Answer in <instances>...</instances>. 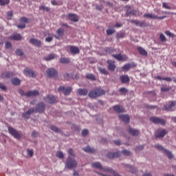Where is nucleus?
I'll return each mask as SVG.
<instances>
[{
	"mask_svg": "<svg viewBox=\"0 0 176 176\" xmlns=\"http://www.w3.org/2000/svg\"><path fill=\"white\" fill-rule=\"evenodd\" d=\"M122 153H123V155H124L125 156H129L131 153L129 150H122Z\"/></svg>",
	"mask_w": 176,
	"mask_h": 176,
	"instance_id": "3c124183",
	"label": "nucleus"
},
{
	"mask_svg": "<svg viewBox=\"0 0 176 176\" xmlns=\"http://www.w3.org/2000/svg\"><path fill=\"white\" fill-rule=\"evenodd\" d=\"M115 69H116V65H115V62H111V71H115Z\"/></svg>",
	"mask_w": 176,
	"mask_h": 176,
	"instance_id": "603ef678",
	"label": "nucleus"
},
{
	"mask_svg": "<svg viewBox=\"0 0 176 176\" xmlns=\"http://www.w3.org/2000/svg\"><path fill=\"white\" fill-rule=\"evenodd\" d=\"M0 89H1V90H4L5 91H6V86H5V85H3L1 82H0Z\"/></svg>",
	"mask_w": 176,
	"mask_h": 176,
	"instance_id": "e2e57ef3",
	"label": "nucleus"
},
{
	"mask_svg": "<svg viewBox=\"0 0 176 176\" xmlns=\"http://www.w3.org/2000/svg\"><path fill=\"white\" fill-rule=\"evenodd\" d=\"M40 10H45L46 12H49V8L45 6H41L39 7Z\"/></svg>",
	"mask_w": 176,
	"mask_h": 176,
	"instance_id": "5fc2aeb1",
	"label": "nucleus"
},
{
	"mask_svg": "<svg viewBox=\"0 0 176 176\" xmlns=\"http://www.w3.org/2000/svg\"><path fill=\"white\" fill-rule=\"evenodd\" d=\"M160 39L162 42H166V36H164V34H163V33H161L160 35Z\"/></svg>",
	"mask_w": 176,
	"mask_h": 176,
	"instance_id": "8fccbe9b",
	"label": "nucleus"
},
{
	"mask_svg": "<svg viewBox=\"0 0 176 176\" xmlns=\"http://www.w3.org/2000/svg\"><path fill=\"white\" fill-rule=\"evenodd\" d=\"M65 30L63 28H59L56 30L57 35H54V37L56 38V39H60V38H63L64 36Z\"/></svg>",
	"mask_w": 176,
	"mask_h": 176,
	"instance_id": "4468645a",
	"label": "nucleus"
},
{
	"mask_svg": "<svg viewBox=\"0 0 176 176\" xmlns=\"http://www.w3.org/2000/svg\"><path fill=\"white\" fill-rule=\"evenodd\" d=\"M89 134V131L87 129H84L82 131V137H86Z\"/></svg>",
	"mask_w": 176,
	"mask_h": 176,
	"instance_id": "864d4df0",
	"label": "nucleus"
},
{
	"mask_svg": "<svg viewBox=\"0 0 176 176\" xmlns=\"http://www.w3.org/2000/svg\"><path fill=\"white\" fill-rule=\"evenodd\" d=\"M58 91H63L65 96H69L71 91H72V87H68L65 88V87H59L58 89Z\"/></svg>",
	"mask_w": 176,
	"mask_h": 176,
	"instance_id": "6e6552de",
	"label": "nucleus"
},
{
	"mask_svg": "<svg viewBox=\"0 0 176 176\" xmlns=\"http://www.w3.org/2000/svg\"><path fill=\"white\" fill-rule=\"evenodd\" d=\"M116 38H117V39L124 38V33L123 32H117L116 34Z\"/></svg>",
	"mask_w": 176,
	"mask_h": 176,
	"instance_id": "ea45409f",
	"label": "nucleus"
},
{
	"mask_svg": "<svg viewBox=\"0 0 176 176\" xmlns=\"http://www.w3.org/2000/svg\"><path fill=\"white\" fill-rule=\"evenodd\" d=\"M164 80H166V82H172L173 78H171V77H166L164 78Z\"/></svg>",
	"mask_w": 176,
	"mask_h": 176,
	"instance_id": "69168bd1",
	"label": "nucleus"
},
{
	"mask_svg": "<svg viewBox=\"0 0 176 176\" xmlns=\"http://www.w3.org/2000/svg\"><path fill=\"white\" fill-rule=\"evenodd\" d=\"M114 111L116 112H118V113H120V112H124V109L120 105H116L113 107Z\"/></svg>",
	"mask_w": 176,
	"mask_h": 176,
	"instance_id": "2f4dec72",
	"label": "nucleus"
},
{
	"mask_svg": "<svg viewBox=\"0 0 176 176\" xmlns=\"http://www.w3.org/2000/svg\"><path fill=\"white\" fill-rule=\"evenodd\" d=\"M124 168L127 171H130L131 173H132V174H134V173L137 172V168L131 166V165L125 164Z\"/></svg>",
	"mask_w": 176,
	"mask_h": 176,
	"instance_id": "bb28decb",
	"label": "nucleus"
},
{
	"mask_svg": "<svg viewBox=\"0 0 176 176\" xmlns=\"http://www.w3.org/2000/svg\"><path fill=\"white\" fill-rule=\"evenodd\" d=\"M78 166V162H76V160L75 159L72 158L71 157H68L66 163H65V167L66 168H68V170H72V168H75Z\"/></svg>",
	"mask_w": 176,
	"mask_h": 176,
	"instance_id": "f03ea898",
	"label": "nucleus"
},
{
	"mask_svg": "<svg viewBox=\"0 0 176 176\" xmlns=\"http://www.w3.org/2000/svg\"><path fill=\"white\" fill-rule=\"evenodd\" d=\"M12 47V43L7 41L6 43V49H10Z\"/></svg>",
	"mask_w": 176,
	"mask_h": 176,
	"instance_id": "052dcab7",
	"label": "nucleus"
},
{
	"mask_svg": "<svg viewBox=\"0 0 176 176\" xmlns=\"http://www.w3.org/2000/svg\"><path fill=\"white\" fill-rule=\"evenodd\" d=\"M20 21L21 23H28V19L25 18V17H21L20 19Z\"/></svg>",
	"mask_w": 176,
	"mask_h": 176,
	"instance_id": "6e6d98bb",
	"label": "nucleus"
},
{
	"mask_svg": "<svg viewBox=\"0 0 176 176\" xmlns=\"http://www.w3.org/2000/svg\"><path fill=\"white\" fill-rule=\"evenodd\" d=\"M35 112V109H30L28 111L25 113H23L22 114V117L24 118V119H28L32 113H34Z\"/></svg>",
	"mask_w": 176,
	"mask_h": 176,
	"instance_id": "a211bd4d",
	"label": "nucleus"
},
{
	"mask_svg": "<svg viewBox=\"0 0 176 176\" xmlns=\"http://www.w3.org/2000/svg\"><path fill=\"white\" fill-rule=\"evenodd\" d=\"M12 75H13V73L9 72H3L1 74V78H2L3 79H5L6 78H10V76H12Z\"/></svg>",
	"mask_w": 176,
	"mask_h": 176,
	"instance_id": "7c9ffc66",
	"label": "nucleus"
},
{
	"mask_svg": "<svg viewBox=\"0 0 176 176\" xmlns=\"http://www.w3.org/2000/svg\"><path fill=\"white\" fill-rule=\"evenodd\" d=\"M149 120L151 123H154V124H162V126H164V124H166V121L160 118L151 117L149 118Z\"/></svg>",
	"mask_w": 176,
	"mask_h": 176,
	"instance_id": "423d86ee",
	"label": "nucleus"
},
{
	"mask_svg": "<svg viewBox=\"0 0 176 176\" xmlns=\"http://www.w3.org/2000/svg\"><path fill=\"white\" fill-rule=\"evenodd\" d=\"M11 82L12 85H14V86H19V85H20L21 81H20V79L17 78H14L11 80Z\"/></svg>",
	"mask_w": 176,
	"mask_h": 176,
	"instance_id": "f704fd0d",
	"label": "nucleus"
},
{
	"mask_svg": "<svg viewBox=\"0 0 176 176\" xmlns=\"http://www.w3.org/2000/svg\"><path fill=\"white\" fill-rule=\"evenodd\" d=\"M27 152H28V155L30 156V157H32V156H34V151L28 149Z\"/></svg>",
	"mask_w": 176,
	"mask_h": 176,
	"instance_id": "4d7b16f0",
	"label": "nucleus"
},
{
	"mask_svg": "<svg viewBox=\"0 0 176 176\" xmlns=\"http://www.w3.org/2000/svg\"><path fill=\"white\" fill-rule=\"evenodd\" d=\"M167 134V130L166 129H159L155 131V138H163L164 135Z\"/></svg>",
	"mask_w": 176,
	"mask_h": 176,
	"instance_id": "1a4fd4ad",
	"label": "nucleus"
},
{
	"mask_svg": "<svg viewBox=\"0 0 176 176\" xmlns=\"http://www.w3.org/2000/svg\"><path fill=\"white\" fill-rule=\"evenodd\" d=\"M70 60L68 58H62L60 59V63L61 64H68L70 63Z\"/></svg>",
	"mask_w": 176,
	"mask_h": 176,
	"instance_id": "e433bc0d",
	"label": "nucleus"
},
{
	"mask_svg": "<svg viewBox=\"0 0 176 176\" xmlns=\"http://www.w3.org/2000/svg\"><path fill=\"white\" fill-rule=\"evenodd\" d=\"M68 19L70 21H73L74 23H78V21H79V18L75 14H69Z\"/></svg>",
	"mask_w": 176,
	"mask_h": 176,
	"instance_id": "6ab92c4d",
	"label": "nucleus"
},
{
	"mask_svg": "<svg viewBox=\"0 0 176 176\" xmlns=\"http://www.w3.org/2000/svg\"><path fill=\"white\" fill-rule=\"evenodd\" d=\"M128 132L129 133V134H131V135H133L135 137H137V135L140 134V131H138V129H134L131 127H129L128 129Z\"/></svg>",
	"mask_w": 176,
	"mask_h": 176,
	"instance_id": "412c9836",
	"label": "nucleus"
},
{
	"mask_svg": "<svg viewBox=\"0 0 176 176\" xmlns=\"http://www.w3.org/2000/svg\"><path fill=\"white\" fill-rule=\"evenodd\" d=\"M44 100L46 102H48V104H54L55 102H57L56 98L52 95H48L47 98H44Z\"/></svg>",
	"mask_w": 176,
	"mask_h": 176,
	"instance_id": "ddd939ff",
	"label": "nucleus"
},
{
	"mask_svg": "<svg viewBox=\"0 0 176 176\" xmlns=\"http://www.w3.org/2000/svg\"><path fill=\"white\" fill-rule=\"evenodd\" d=\"M56 155V157H58L59 159H64V153H63L62 151H58Z\"/></svg>",
	"mask_w": 176,
	"mask_h": 176,
	"instance_id": "c03bdc74",
	"label": "nucleus"
},
{
	"mask_svg": "<svg viewBox=\"0 0 176 176\" xmlns=\"http://www.w3.org/2000/svg\"><path fill=\"white\" fill-rule=\"evenodd\" d=\"M51 130H52L53 131H54L55 133H60L61 131V130L60 129H58L57 126H51Z\"/></svg>",
	"mask_w": 176,
	"mask_h": 176,
	"instance_id": "49530a36",
	"label": "nucleus"
},
{
	"mask_svg": "<svg viewBox=\"0 0 176 176\" xmlns=\"http://www.w3.org/2000/svg\"><path fill=\"white\" fill-rule=\"evenodd\" d=\"M16 56H23L24 54V52H23V50L18 49L15 52Z\"/></svg>",
	"mask_w": 176,
	"mask_h": 176,
	"instance_id": "09e8293b",
	"label": "nucleus"
},
{
	"mask_svg": "<svg viewBox=\"0 0 176 176\" xmlns=\"http://www.w3.org/2000/svg\"><path fill=\"white\" fill-rule=\"evenodd\" d=\"M138 27H148V24L145 23V21H138V23L136 24Z\"/></svg>",
	"mask_w": 176,
	"mask_h": 176,
	"instance_id": "4c0bfd02",
	"label": "nucleus"
},
{
	"mask_svg": "<svg viewBox=\"0 0 176 176\" xmlns=\"http://www.w3.org/2000/svg\"><path fill=\"white\" fill-rule=\"evenodd\" d=\"M53 41V37L47 36L45 38V42H52Z\"/></svg>",
	"mask_w": 176,
	"mask_h": 176,
	"instance_id": "0e129e2a",
	"label": "nucleus"
},
{
	"mask_svg": "<svg viewBox=\"0 0 176 176\" xmlns=\"http://www.w3.org/2000/svg\"><path fill=\"white\" fill-rule=\"evenodd\" d=\"M174 107H175V102L173 101L170 104H165L164 108L165 111H168L169 112H173L174 111Z\"/></svg>",
	"mask_w": 176,
	"mask_h": 176,
	"instance_id": "f8f14e48",
	"label": "nucleus"
},
{
	"mask_svg": "<svg viewBox=\"0 0 176 176\" xmlns=\"http://www.w3.org/2000/svg\"><path fill=\"white\" fill-rule=\"evenodd\" d=\"M82 149L84 152H87V153H96V152H97L96 149L90 148L89 146Z\"/></svg>",
	"mask_w": 176,
	"mask_h": 176,
	"instance_id": "c85d7f7f",
	"label": "nucleus"
},
{
	"mask_svg": "<svg viewBox=\"0 0 176 176\" xmlns=\"http://www.w3.org/2000/svg\"><path fill=\"white\" fill-rule=\"evenodd\" d=\"M104 94H105L104 89L96 88L89 92L88 97H89V98H97V97H100V96H104Z\"/></svg>",
	"mask_w": 176,
	"mask_h": 176,
	"instance_id": "f257e3e1",
	"label": "nucleus"
},
{
	"mask_svg": "<svg viewBox=\"0 0 176 176\" xmlns=\"http://www.w3.org/2000/svg\"><path fill=\"white\" fill-rule=\"evenodd\" d=\"M170 90H171V87H166V86H164V85H162L161 87V91L162 93H166L167 91H170Z\"/></svg>",
	"mask_w": 176,
	"mask_h": 176,
	"instance_id": "c9c22d12",
	"label": "nucleus"
},
{
	"mask_svg": "<svg viewBox=\"0 0 176 176\" xmlns=\"http://www.w3.org/2000/svg\"><path fill=\"white\" fill-rule=\"evenodd\" d=\"M10 0H0V6H5V5H9Z\"/></svg>",
	"mask_w": 176,
	"mask_h": 176,
	"instance_id": "37998d69",
	"label": "nucleus"
},
{
	"mask_svg": "<svg viewBox=\"0 0 176 176\" xmlns=\"http://www.w3.org/2000/svg\"><path fill=\"white\" fill-rule=\"evenodd\" d=\"M36 96H39V91L36 90L28 91L25 93V97H35Z\"/></svg>",
	"mask_w": 176,
	"mask_h": 176,
	"instance_id": "f3484780",
	"label": "nucleus"
},
{
	"mask_svg": "<svg viewBox=\"0 0 176 176\" xmlns=\"http://www.w3.org/2000/svg\"><path fill=\"white\" fill-rule=\"evenodd\" d=\"M165 34L167 35V36H170V38H174L175 36V34L171 33V32L169 30L165 31Z\"/></svg>",
	"mask_w": 176,
	"mask_h": 176,
	"instance_id": "a18cd8bd",
	"label": "nucleus"
},
{
	"mask_svg": "<svg viewBox=\"0 0 176 176\" xmlns=\"http://www.w3.org/2000/svg\"><path fill=\"white\" fill-rule=\"evenodd\" d=\"M46 108V106L45 105V103L41 102L38 103L37 105V107L34 109V112H38L39 113H42V112L45 111V109Z\"/></svg>",
	"mask_w": 176,
	"mask_h": 176,
	"instance_id": "9d476101",
	"label": "nucleus"
},
{
	"mask_svg": "<svg viewBox=\"0 0 176 176\" xmlns=\"http://www.w3.org/2000/svg\"><path fill=\"white\" fill-rule=\"evenodd\" d=\"M120 79L122 83H129L130 82V77L127 75H122L120 76Z\"/></svg>",
	"mask_w": 176,
	"mask_h": 176,
	"instance_id": "a878e982",
	"label": "nucleus"
},
{
	"mask_svg": "<svg viewBox=\"0 0 176 176\" xmlns=\"http://www.w3.org/2000/svg\"><path fill=\"white\" fill-rule=\"evenodd\" d=\"M91 166L92 167H94V168H98V170H102V165H101V163L98 162L92 163Z\"/></svg>",
	"mask_w": 176,
	"mask_h": 176,
	"instance_id": "473e14b6",
	"label": "nucleus"
},
{
	"mask_svg": "<svg viewBox=\"0 0 176 176\" xmlns=\"http://www.w3.org/2000/svg\"><path fill=\"white\" fill-rule=\"evenodd\" d=\"M119 156H120V153L118 151L115 153H111V158L119 157Z\"/></svg>",
	"mask_w": 176,
	"mask_h": 176,
	"instance_id": "de8ad7c7",
	"label": "nucleus"
},
{
	"mask_svg": "<svg viewBox=\"0 0 176 176\" xmlns=\"http://www.w3.org/2000/svg\"><path fill=\"white\" fill-rule=\"evenodd\" d=\"M98 69L100 72V74H103V75H108V74H109V72H108V71L105 68L98 67Z\"/></svg>",
	"mask_w": 176,
	"mask_h": 176,
	"instance_id": "58836bf2",
	"label": "nucleus"
},
{
	"mask_svg": "<svg viewBox=\"0 0 176 176\" xmlns=\"http://www.w3.org/2000/svg\"><path fill=\"white\" fill-rule=\"evenodd\" d=\"M22 36L20 34H14L12 36H10L8 39H10L11 41H20L21 39Z\"/></svg>",
	"mask_w": 176,
	"mask_h": 176,
	"instance_id": "393cba45",
	"label": "nucleus"
},
{
	"mask_svg": "<svg viewBox=\"0 0 176 176\" xmlns=\"http://www.w3.org/2000/svg\"><path fill=\"white\" fill-rule=\"evenodd\" d=\"M46 74L48 78H57L58 73L54 68H50L46 71Z\"/></svg>",
	"mask_w": 176,
	"mask_h": 176,
	"instance_id": "0eeeda50",
	"label": "nucleus"
},
{
	"mask_svg": "<svg viewBox=\"0 0 176 176\" xmlns=\"http://www.w3.org/2000/svg\"><path fill=\"white\" fill-rule=\"evenodd\" d=\"M56 58V54H50L47 56L45 57L43 59L45 61H50L52 60H54Z\"/></svg>",
	"mask_w": 176,
	"mask_h": 176,
	"instance_id": "72a5a7b5",
	"label": "nucleus"
},
{
	"mask_svg": "<svg viewBox=\"0 0 176 176\" xmlns=\"http://www.w3.org/2000/svg\"><path fill=\"white\" fill-rule=\"evenodd\" d=\"M131 68H135V65L134 63L125 64L122 67V71H129V69H131Z\"/></svg>",
	"mask_w": 176,
	"mask_h": 176,
	"instance_id": "b1692460",
	"label": "nucleus"
},
{
	"mask_svg": "<svg viewBox=\"0 0 176 176\" xmlns=\"http://www.w3.org/2000/svg\"><path fill=\"white\" fill-rule=\"evenodd\" d=\"M155 148H156V149H158V151H162L164 152V153H166V156H168V159H173V153H171V151L167 150L166 148H164V147H163V146H162L160 144H155Z\"/></svg>",
	"mask_w": 176,
	"mask_h": 176,
	"instance_id": "20e7f679",
	"label": "nucleus"
},
{
	"mask_svg": "<svg viewBox=\"0 0 176 176\" xmlns=\"http://www.w3.org/2000/svg\"><path fill=\"white\" fill-rule=\"evenodd\" d=\"M112 57H114V58L118 61H126V60H127V56L126 55H122L120 54H113Z\"/></svg>",
	"mask_w": 176,
	"mask_h": 176,
	"instance_id": "9b49d317",
	"label": "nucleus"
},
{
	"mask_svg": "<svg viewBox=\"0 0 176 176\" xmlns=\"http://www.w3.org/2000/svg\"><path fill=\"white\" fill-rule=\"evenodd\" d=\"M143 17L146 19H151L153 20H163L166 19V16H158L156 14H152V13H146L143 15Z\"/></svg>",
	"mask_w": 176,
	"mask_h": 176,
	"instance_id": "39448f33",
	"label": "nucleus"
},
{
	"mask_svg": "<svg viewBox=\"0 0 176 176\" xmlns=\"http://www.w3.org/2000/svg\"><path fill=\"white\" fill-rule=\"evenodd\" d=\"M70 52L72 54H79L80 50H79V48L76 46H69Z\"/></svg>",
	"mask_w": 176,
	"mask_h": 176,
	"instance_id": "4be33fe9",
	"label": "nucleus"
},
{
	"mask_svg": "<svg viewBox=\"0 0 176 176\" xmlns=\"http://www.w3.org/2000/svg\"><path fill=\"white\" fill-rule=\"evenodd\" d=\"M67 152L70 156H75V154L74 153V149L69 148Z\"/></svg>",
	"mask_w": 176,
	"mask_h": 176,
	"instance_id": "13d9d810",
	"label": "nucleus"
},
{
	"mask_svg": "<svg viewBox=\"0 0 176 176\" xmlns=\"http://www.w3.org/2000/svg\"><path fill=\"white\" fill-rule=\"evenodd\" d=\"M162 6L163 8H164V9H169V10L171 9V6H168L167 3H163Z\"/></svg>",
	"mask_w": 176,
	"mask_h": 176,
	"instance_id": "bf43d9fd",
	"label": "nucleus"
},
{
	"mask_svg": "<svg viewBox=\"0 0 176 176\" xmlns=\"http://www.w3.org/2000/svg\"><path fill=\"white\" fill-rule=\"evenodd\" d=\"M137 50L139 52L141 56H148V52L142 47H138Z\"/></svg>",
	"mask_w": 176,
	"mask_h": 176,
	"instance_id": "cd10ccee",
	"label": "nucleus"
},
{
	"mask_svg": "<svg viewBox=\"0 0 176 176\" xmlns=\"http://www.w3.org/2000/svg\"><path fill=\"white\" fill-rule=\"evenodd\" d=\"M87 79H89L90 80H96V76L91 74H87L86 75Z\"/></svg>",
	"mask_w": 176,
	"mask_h": 176,
	"instance_id": "79ce46f5",
	"label": "nucleus"
},
{
	"mask_svg": "<svg viewBox=\"0 0 176 176\" xmlns=\"http://www.w3.org/2000/svg\"><path fill=\"white\" fill-rule=\"evenodd\" d=\"M23 74L25 75V76H31L32 78H35V76H36L35 72L30 69H25Z\"/></svg>",
	"mask_w": 176,
	"mask_h": 176,
	"instance_id": "dca6fc26",
	"label": "nucleus"
},
{
	"mask_svg": "<svg viewBox=\"0 0 176 176\" xmlns=\"http://www.w3.org/2000/svg\"><path fill=\"white\" fill-rule=\"evenodd\" d=\"M77 93L78 96H87L89 91L86 89H78Z\"/></svg>",
	"mask_w": 176,
	"mask_h": 176,
	"instance_id": "c756f323",
	"label": "nucleus"
},
{
	"mask_svg": "<svg viewBox=\"0 0 176 176\" xmlns=\"http://www.w3.org/2000/svg\"><path fill=\"white\" fill-rule=\"evenodd\" d=\"M32 137H34V138L38 137V132L34 131L32 133Z\"/></svg>",
	"mask_w": 176,
	"mask_h": 176,
	"instance_id": "338daca9",
	"label": "nucleus"
},
{
	"mask_svg": "<svg viewBox=\"0 0 176 176\" xmlns=\"http://www.w3.org/2000/svg\"><path fill=\"white\" fill-rule=\"evenodd\" d=\"M119 119L124 123H129L130 122V117L129 115H120L118 116Z\"/></svg>",
	"mask_w": 176,
	"mask_h": 176,
	"instance_id": "5701e85b",
	"label": "nucleus"
},
{
	"mask_svg": "<svg viewBox=\"0 0 176 176\" xmlns=\"http://www.w3.org/2000/svg\"><path fill=\"white\" fill-rule=\"evenodd\" d=\"M8 133H10V134L16 140H20L21 137H23L21 131H17L12 126H8Z\"/></svg>",
	"mask_w": 176,
	"mask_h": 176,
	"instance_id": "7ed1b4c3",
	"label": "nucleus"
},
{
	"mask_svg": "<svg viewBox=\"0 0 176 176\" xmlns=\"http://www.w3.org/2000/svg\"><path fill=\"white\" fill-rule=\"evenodd\" d=\"M23 74L25 75V76H31L32 78H35V76H36L35 72L30 69H25Z\"/></svg>",
	"mask_w": 176,
	"mask_h": 176,
	"instance_id": "2eb2a0df",
	"label": "nucleus"
},
{
	"mask_svg": "<svg viewBox=\"0 0 176 176\" xmlns=\"http://www.w3.org/2000/svg\"><path fill=\"white\" fill-rule=\"evenodd\" d=\"M144 149V145L138 146L135 148V151H142Z\"/></svg>",
	"mask_w": 176,
	"mask_h": 176,
	"instance_id": "680f3d73",
	"label": "nucleus"
},
{
	"mask_svg": "<svg viewBox=\"0 0 176 176\" xmlns=\"http://www.w3.org/2000/svg\"><path fill=\"white\" fill-rule=\"evenodd\" d=\"M119 91L122 94H127V93H129V89H127L126 87H121L119 89Z\"/></svg>",
	"mask_w": 176,
	"mask_h": 176,
	"instance_id": "a19ab883",
	"label": "nucleus"
},
{
	"mask_svg": "<svg viewBox=\"0 0 176 176\" xmlns=\"http://www.w3.org/2000/svg\"><path fill=\"white\" fill-rule=\"evenodd\" d=\"M17 27L23 30V28H24L25 27V24H20V25H17Z\"/></svg>",
	"mask_w": 176,
	"mask_h": 176,
	"instance_id": "774afa93",
	"label": "nucleus"
},
{
	"mask_svg": "<svg viewBox=\"0 0 176 176\" xmlns=\"http://www.w3.org/2000/svg\"><path fill=\"white\" fill-rule=\"evenodd\" d=\"M30 42L32 45L36 46L37 47H39L41 45H42V42L36 38H31Z\"/></svg>",
	"mask_w": 176,
	"mask_h": 176,
	"instance_id": "aec40b11",
	"label": "nucleus"
}]
</instances>
